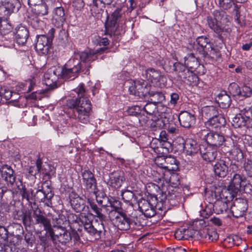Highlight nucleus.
Returning a JSON list of instances; mask_svg holds the SVG:
<instances>
[{
    "label": "nucleus",
    "instance_id": "f257e3e1",
    "mask_svg": "<svg viewBox=\"0 0 252 252\" xmlns=\"http://www.w3.org/2000/svg\"><path fill=\"white\" fill-rule=\"evenodd\" d=\"M76 93L78 98L66 100V107L72 110V113H69L68 116L81 123L87 124L89 122L92 104L89 99L85 96V90L82 84L76 89Z\"/></svg>",
    "mask_w": 252,
    "mask_h": 252
},
{
    "label": "nucleus",
    "instance_id": "f03ea898",
    "mask_svg": "<svg viewBox=\"0 0 252 252\" xmlns=\"http://www.w3.org/2000/svg\"><path fill=\"white\" fill-rule=\"evenodd\" d=\"M213 18L207 17V23L212 30L218 34V37L221 40V34L222 32L228 33L231 31L229 25L230 23L231 17L222 10H216L213 12Z\"/></svg>",
    "mask_w": 252,
    "mask_h": 252
},
{
    "label": "nucleus",
    "instance_id": "7ed1b4c3",
    "mask_svg": "<svg viewBox=\"0 0 252 252\" xmlns=\"http://www.w3.org/2000/svg\"><path fill=\"white\" fill-rule=\"evenodd\" d=\"M55 32V29L51 28L46 35H38L36 36L35 49L37 52L44 55L48 53L49 49L52 46Z\"/></svg>",
    "mask_w": 252,
    "mask_h": 252
},
{
    "label": "nucleus",
    "instance_id": "20e7f679",
    "mask_svg": "<svg viewBox=\"0 0 252 252\" xmlns=\"http://www.w3.org/2000/svg\"><path fill=\"white\" fill-rule=\"evenodd\" d=\"M54 193L49 183L45 181L42 185V189L37 190L33 195L34 201L39 202H44L46 206L51 207L52 205L51 199L53 197Z\"/></svg>",
    "mask_w": 252,
    "mask_h": 252
},
{
    "label": "nucleus",
    "instance_id": "39448f33",
    "mask_svg": "<svg viewBox=\"0 0 252 252\" xmlns=\"http://www.w3.org/2000/svg\"><path fill=\"white\" fill-rule=\"evenodd\" d=\"M137 217L126 215L121 212L116 215L115 223L118 228L121 230H127L134 228L137 225Z\"/></svg>",
    "mask_w": 252,
    "mask_h": 252
},
{
    "label": "nucleus",
    "instance_id": "423d86ee",
    "mask_svg": "<svg viewBox=\"0 0 252 252\" xmlns=\"http://www.w3.org/2000/svg\"><path fill=\"white\" fill-rule=\"evenodd\" d=\"M128 91L130 94L138 98L146 97L150 92V86L144 80H136L129 82Z\"/></svg>",
    "mask_w": 252,
    "mask_h": 252
},
{
    "label": "nucleus",
    "instance_id": "0eeeda50",
    "mask_svg": "<svg viewBox=\"0 0 252 252\" xmlns=\"http://www.w3.org/2000/svg\"><path fill=\"white\" fill-rule=\"evenodd\" d=\"M121 10L117 9L112 14L110 20L107 19L105 24V34L108 35L112 40H115L116 36H118L120 32L118 31L117 20L121 17Z\"/></svg>",
    "mask_w": 252,
    "mask_h": 252
},
{
    "label": "nucleus",
    "instance_id": "6e6552de",
    "mask_svg": "<svg viewBox=\"0 0 252 252\" xmlns=\"http://www.w3.org/2000/svg\"><path fill=\"white\" fill-rule=\"evenodd\" d=\"M252 110L247 108L241 110V113L236 115L232 120V125L235 127L252 126Z\"/></svg>",
    "mask_w": 252,
    "mask_h": 252
},
{
    "label": "nucleus",
    "instance_id": "1a4fd4ad",
    "mask_svg": "<svg viewBox=\"0 0 252 252\" xmlns=\"http://www.w3.org/2000/svg\"><path fill=\"white\" fill-rule=\"evenodd\" d=\"M105 49H106V48H100L96 50V51L86 50L77 54V57H79L80 60L81 61L86 69L85 72V74H89V68L91 67V63L96 60V54L101 53Z\"/></svg>",
    "mask_w": 252,
    "mask_h": 252
},
{
    "label": "nucleus",
    "instance_id": "9d476101",
    "mask_svg": "<svg viewBox=\"0 0 252 252\" xmlns=\"http://www.w3.org/2000/svg\"><path fill=\"white\" fill-rule=\"evenodd\" d=\"M52 241L57 243L66 244L71 241L70 234L65 228L61 226L56 227L50 230L49 233Z\"/></svg>",
    "mask_w": 252,
    "mask_h": 252
},
{
    "label": "nucleus",
    "instance_id": "9b49d317",
    "mask_svg": "<svg viewBox=\"0 0 252 252\" xmlns=\"http://www.w3.org/2000/svg\"><path fill=\"white\" fill-rule=\"evenodd\" d=\"M82 183L85 189L90 191L96 192L97 182L94 174L89 170H85L81 173Z\"/></svg>",
    "mask_w": 252,
    "mask_h": 252
},
{
    "label": "nucleus",
    "instance_id": "f8f14e48",
    "mask_svg": "<svg viewBox=\"0 0 252 252\" xmlns=\"http://www.w3.org/2000/svg\"><path fill=\"white\" fill-rule=\"evenodd\" d=\"M248 209V204L246 200L242 198H236L233 205L231 206V211L233 216L235 218L243 216Z\"/></svg>",
    "mask_w": 252,
    "mask_h": 252
},
{
    "label": "nucleus",
    "instance_id": "ddd939ff",
    "mask_svg": "<svg viewBox=\"0 0 252 252\" xmlns=\"http://www.w3.org/2000/svg\"><path fill=\"white\" fill-rule=\"evenodd\" d=\"M0 177L4 180L8 185L12 186L17 181L14 171L10 166L7 164L3 165L0 168Z\"/></svg>",
    "mask_w": 252,
    "mask_h": 252
},
{
    "label": "nucleus",
    "instance_id": "4468645a",
    "mask_svg": "<svg viewBox=\"0 0 252 252\" xmlns=\"http://www.w3.org/2000/svg\"><path fill=\"white\" fill-rule=\"evenodd\" d=\"M196 44H194L193 47L194 50L200 57L203 54H206L212 45L210 39L205 36L198 37L196 39Z\"/></svg>",
    "mask_w": 252,
    "mask_h": 252
},
{
    "label": "nucleus",
    "instance_id": "2eb2a0df",
    "mask_svg": "<svg viewBox=\"0 0 252 252\" xmlns=\"http://www.w3.org/2000/svg\"><path fill=\"white\" fill-rule=\"evenodd\" d=\"M200 154L204 160L212 162L216 159L218 153L217 148L207 144H203L200 145Z\"/></svg>",
    "mask_w": 252,
    "mask_h": 252
},
{
    "label": "nucleus",
    "instance_id": "dca6fc26",
    "mask_svg": "<svg viewBox=\"0 0 252 252\" xmlns=\"http://www.w3.org/2000/svg\"><path fill=\"white\" fill-rule=\"evenodd\" d=\"M146 78L152 83H155L157 85H161L166 81V78L165 76L161 74V73L153 68H148L145 72Z\"/></svg>",
    "mask_w": 252,
    "mask_h": 252
},
{
    "label": "nucleus",
    "instance_id": "f3484780",
    "mask_svg": "<svg viewBox=\"0 0 252 252\" xmlns=\"http://www.w3.org/2000/svg\"><path fill=\"white\" fill-rule=\"evenodd\" d=\"M205 144L217 148L225 142L224 136L218 132H210L205 135Z\"/></svg>",
    "mask_w": 252,
    "mask_h": 252
},
{
    "label": "nucleus",
    "instance_id": "a211bd4d",
    "mask_svg": "<svg viewBox=\"0 0 252 252\" xmlns=\"http://www.w3.org/2000/svg\"><path fill=\"white\" fill-rule=\"evenodd\" d=\"M137 203L140 211L146 217L151 218L155 215V206L151 204L148 200L141 198L137 201Z\"/></svg>",
    "mask_w": 252,
    "mask_h": 252
},
{
    "label": "nucleus",
    "instance_id": "6ab92c4d",
    "mask_svg": "<svg viewBox=\"0 0 252 252\" xmlns=\"http://www.w3.org/2000/svg\"><path fill=\"white\" fill-rule=\"evenodd\" d=\"M109 177V179L107 181V185L115 189L120 188L125 180L124 173L120 171L111 173Z\"/></svg>",
    "mask_w": 252,
    "mask_h": 252
},
{
    "label": "nucleus",
    "instance_id": "aec40b11",
    "mask_svg": "<svg viewBox=\"0 0 252 252\" xmlns=\"http://www.w3.org/2000/svg\"><path fill=\"white\" fill-rule=\"evenodd\" d=\"M33 217L35 220V224H41L44 228L49 234L52 229L50 223V220L42 215L41 210L38 208L33 210Z\"/></svg>",
    "mask_w": 252,
    "mask_h": 252
},
{
    "label": "nucleus",
    "instance_id": "412c9836",
    "mask_svg": "<svg viewBox=\"0 0 252 252\" xmlns=\"http://www.w3.org/2000/svg\"><path fill=\"white\" fill-rule=\"evenodd\" d=\"M58 69L52 71H48L44 74L43 84L48 86V89H54L57 88L56 81L59 78L57 72Z\"/></svg>",
    "mask_w": 252,
    "mask_h": 252
},
{
    "label": "nucleus",
    "instance_id": "4be33fe9",
    "mask_svg": "<svg viewBox=\"0 0 252 252\" xmlns=\"http://www.w3.org/2000/svg\"><path fill=\"white\" fill-rule=\"evenodd\" d=\"M226 124V120L224 116L219 114L215 117L205 122L206 127L209 129H217L224 126Z\"/></svg>",
    "mask_w": 252,
    "mask_h": 252
},
{
    "label": "nucleus",
    "instance_id": "5701e85b",
    "mask_svg": "<svg viewBox=\"0 0 252 252\" xmlns=\"http://www.w3.org/2000/svg\"><path fill=\"white\" fill-rule=\"evenodd\" d=\"M178 119L182 126L189 128L194 125L196 119L194 115L187 111H183L179 114Z\"/></svg>",
    "mask_w": 252,
    "mask_h": 252
},
{
    "label": "nucleus",
    "instance_id": "b1692460",
    "mask_svg": "<svg viewBox=\"0 0 252 252\" xmlns=\"http://www.w3.org/2000/svg\"><path fill=\"white\" fill-rule=\"evenodd\" d=\"M29 36V31L25 27L20 26L16 28L15 33V38L16 42L19 45H25L27 42Z\"/></svg>",
    "mask_w": 252,
    "mask_h": 252
},
{
    "label": "nucleus",
    "instance_id": "393cba45",
    "mask_svg": "<svg viewBox=\"0 0 252 252\" xmlns=\"http://www.w3.org/2000/svg\"><path fill=\"white\" fill-rule=\"evenodd\" d=\"M65 20V13L63 8L61 6H57L54 8L52 22L58 28L63 26Z\"/></svg>",
    "mask_w": 252,
    "mask_h": 252
},
{
    "label": "nucleus",
    "instance_id": "a878e982",
    "mask_svg": "<svg viewBox=\"0 0 252 252\" xmlns=\"http://www.w3.org/2000/svg\"><path fill=\"white\" fill-rule=\"evenodd\" d=\"M58 76L59 78L67 80H74L77 76V73L75 72L72 68L67 66L66 64L62 68L58 69Z\"/></svg>",
    "mask_w": 252,
    "mask_h": 252
},
{
    "label": "nucleus",
    "instance_id": "bb28decb",
    "mask_svg": "<svg viewBox=\"0 0 252 252\" xmlns=\"http://www.w3.org/2000/svg\"><path fill=\"white\" fill-rule=\"evenodd\" d=\"M213 171L216 176L223 178L226 176L228 171V165L223 160H220L217 161L213 165Z\"/></svg>",
    "mask_w": 252,
    "mask_h": 252
},
{
    "label": "nucleus",
    "instance_id": "cd10ccee",
    "mask_svg": "<svg viewBox=\"0 0 252 252\" xmlns=\"http://www.w3.org/2000/svg\"><path fill=\"white\" fill-rule=\"evenodd\" d=\"M16 186L19 190V193L21 195L22 198L26 199L28 201L30 202V199H32L33 197V190L32 189H27L25 186L23 185L22 181L19 179L16 182Z\"/></svg>",
    "mask_w": 252,
    "mask_h": 252
},
{
    "label": "nucleus",
    "instance_id": "c85d7f7f",
    "mask_svg": "<svg viewBox=\"0 0 252 252\" xmlns=\"http://www.w3.org/2000/svg\"><path fill=\"white\" fill-rule=\"evenodd\" d=\"M68 67L72 68L75 72L78 73L80 71H85L84 66L81 61L80 60L79 57H77V54L70 59L66 63H65Z\"/></svg>",
    "mask_w": 252,
    "mask_h": 252
},
{
    "label": "nucleus",
    "instance_id": "c756f323",
    "mask_svg": "<svg viewBox=\"0 0 252 252\" xmlns=\"http://www.w3.org/2000/svg\"><path fill=\"white\" fill-rule=\"evenodd\" d=\"M70 202L72 208L76 212L85 211L86 208L85 201L84 199L77 195L73 197H70Z\"/></svg>",
    "mask_w": 252,
    "mask_h": 252
},
{
    "label": "nucleus",
    "instance_id": "7c9ffc66",
    "mask_svg": "<svg viewBox=\"0 0 252 252\" xmlns=\"http://www.w3.org/2000/svg\"><path fill=\"white\" fill-rule=\"evenodd\" d=\"M220 106L223 109L228 108L231 103L230 96L225 91L221 92L216 99Z\"/></svg>",
    "mask_w": 252,
    "mask_h": 252
},
{
    "label": "nucleus",
    "instance_id": "2f4dec72",
    "mask_svg": "<svg viewBox=\"0 0 252 252\" xmlns=\"http://www.w3.org/2000/svg\"><path fill=\"white\" fill-rule=\"evenodd\" d=\"M184 148L187 154L190 156L200 152V145L198 146L196 141L191 139H189L185 142Z\"/></svg>",
    "mask_w": 252,
    "mask_h": 252
},
{
    "label": "nucleus",
    "instance_id": "473e14b6",
    "mask_svg": "<svg viewBox=\"0 0 252 252\" xmlns=\"http://www.w3.org/2000/svg\"><path fill=\"white\" fill-rule=\"evenodd\" d=\"M219 113L218 109L214 106H207L202 108V115L203 118L210 120Z\"/></svg>",
    "mask_w": 252,
    "mask_h": 252
},
{
    "label": "nucleus",
    "instance_id": "72a5a7b5",
    "mask_svg": "<svg viewBox=\"0 0 252 252\" xmlns=\"http://www.w3.org/2000/svg\"><path fill=\"white\" fill-rule=\"evenodd\" d=\"M164 169L170 171H176L179 169V161L175 157L169 155L166 156Z\"/></svg>",
    "mask_w": 252,
    "mask_h": 252
},
{
    "label": "nucleus",
    "instance_id": "f704fd0d",
    "mask_svg": "<svg viewBox=\"0 0 252 252\" xmlns=\"http://www.w3.org/2000/svg\"><path fill=\"white\" fill-rule=\"evenodd\" d=\"M122 199L129 205L133 206L137 204V198L135 194L130 190H126L122 193Z\"/></svg>",
    "mask_w": 252,
    "mask_h": 252
},
{
    "label": "nucleus",
    "instance_id": "c9c22d12",
    "mask_svg": "<svg viewBox=\"0 0 252 252\" xmlns=\"http://www.w3.org/2000/svg\"><path fill=\"white\" fill-rule=\"evenodd\" d=\"M10 14L17 12L21 7V4L19 0H7L2 2Z\"/></svg>",
    "mask_w": 252,
    "mask_h": 252
},
{
    "label": "nucleus",
    "instance_id": "e433bc0d",
    "mask_svg": "<svg viewBox=\"0 0 252 252\" xmlns=\"http://www.w3.org/2000/svg\"><path fill=\"white\" fill-rule=\"evenodd\" d=\"M242 178L238 174H235L229 186V188L234 189V193H237L241 187Z\"/></svg>",
    "mask_w": 252,
    "mask_h": 252
},
{
    "label": "nucleus",
    "instance_id": "4c0bfd02",
    "mask_svg": "<svg viewBox=\"0 0 252 252\" xmlns=\"http://www.w3.org/2000/svg\"><path fill=\"white\" fill-rule=\"evenodd\" d=\"M148 95L149 96L150 101L156 105L162 103L165 100L164 94L160 92H149Z\"/></svg>",
    "mask_w": 252,
    "mask_h": 252
},
{
    "label": "nucleus",
    "instance_id": "58836bf2",
    "mask_svg": "<svg viewBox=\"0 0 252 252\" xmlns=\"http://www.w3.org/2000/svg\"><path fill=\"white\" fill-rule=\"evenodd\" d=\"M198 58L194 56L193 53L188 55L184 57V63L188 68H194L198 65Z\"/></svg>",
    "mask_w": 252,
    "mask_h": 252
},
{
    "label": "nucleus",
    "instance_id": "ea45409f",
    "mask_svg": "<svg viewBox=\"0 0 252 252\" xmlns=\"http://www.w3.org/2000/svg\"><path fill=\"white\" fill-rule=\"evenodd\" d=\"M32 12L36 15L42 16L46 15L48 13V7L47 4L44 1L41 4L37 5L36 7L33 8Z\"/></svg>",
    "mask_w": 252,
    "mask_h": 252
},
{
    "label": "nucleus",
    "instance_id": "a19ab883",
    "mask_svg": "<svg viewBox=\"0 0 252 252\" xmlns=\"http://www.w3.org/2000/svg\"><path fill=\"white\" fill-rule=\"evenodd\" d=\"M42 160L40 158H38L36 161V170L34 172H33V169L34 168V167H30L29 172V173H30L31 175H36L37 173L41 172L42 174H44L45 176L49 177L50 176V173L49 172H45V171L42 168Z\"/></svg>",
    "mask_w": 252,
    "mask_h": 252
},
{
    "label": "nucleus",
    "instance_id": "79ce46f5",
    "mask_svg": "<svg viewBox=\"0 0 252 252\" xmlns=\"http://www.w3.org/2000/svg\"><path fill=\"white\" fill-rule=\"evenodd\" d=\"M85 230L90 234L94 236L95 239H99L100 237L101 231L96 230L90 223H86L84 224Z\"/></svg>",
    "mask_w": 252,
    "mask_h": 252
},
{
    "label": "nucleus",
    "instance_id": "37998d69",
    "mask_svg": "<svg viewBox=\"0 0 252 252\" xmlns=\"http://www.w3.org/2000/svg\"><path fill=\"white\" fill-rule=\"evenodd\" d=\"M12 27L7 21L3 20L0 22V34L2 35H6L12 31Z\"/></svg>",
    "mask_w": 252,
    "mask_h": 252
},
{
    "label": "nucleus",
    "instance_id": "c03bdc74",
    "mask_svg": "<svg viewBox=\"0 0 252 252\" xmlns=\"http://www.w3.org/2000/svg\"><path fill=\"white\" fill-rule=\"evenodd\" d=\"M228 204L223 200H219L214 204V208L218 214L222 213L228 209Z\"/></svg>",
    "mask_w": 252,
    "mask_h": 252
},
{
    "label": "nucleus",
    "instance_id": "a18cd8bd",
    "mask_svg": "<svg viewBox=\"0 0 252 252\" xmlns=\"http://www.w3.org/2000/svg\"><path fill=\"white\" fill-rule=\"evenodd\" d=\"M90 207L94 213V216L99 218L100 219H104L105 217L101 213L102 209L94 202L89 201Z\"/></svg>",
    "mask_w": 252,
    "mask_h": 252
},
{
    "label": "nucleus",
    "instance_id": "49530a36",
    "mask_svg": "<svg viewBox=\"0 0 252 252\" xmlns=\"http://www.w3.org/2000/svg\"><path fill=\"white\" fill-rule=\"evenodd\" d=\"M143 109L147 114L152 115L155 114L157 111V105L151 102L147 103L143 107Z\"/></svg>",
    "mask_w": 252,
    "mask_h": 252
},
{
    "label": "nucleus",
    "instance_id": "de8ad7c7",
    "mask_svg": "<svg viewBox=\"0 0 252 252\" xmlns=\"http://www.w3.org/2000/svg\"><path fill=\"white\" fill-rule=\"evenodd\" d=\"M220 57V53L218 50L216 49H215L212 45L211 46V48H209L208 51L206 53V54H202L200 57V58H211L213 59L217 58Z\"/></svg>",
    "mask_w": 252,
    "mask_h": 252
},
{
    "label": "nucleus",
    "instance_id": "09e8293b",
    "mask_svg": "<svg viewBox=\"0 0 252 252\" xmlns=\"http://www.w3.org/2000/svg\"><path fill=\"white\" fill-rule=\"evenodd\" d=\"M237 194L234 193V189H230L228 186V189L222 193V196L224 197L223 201L230 203L233 198L236 197Z\"/></svg>",
    "mask_w": 252,
    "mask_h": 252
},
{
    "label": "nucleus",
    "instance_id": "8fccbe9b",
    "mask_svg": "<svg viewBox=\"0 0 252 252\" xmlns=\"http://www.w3.org/2000/svg\"><path fill=\"white\" fill-rule=\"evenodd\" d=\"M214 209V205L212 203H210L200 212V215L204 218H208L213 214Z\"/></svg>",
    "mask_w": 252,
    "mask_h": 252
},
{
    "label": "nucleus",
    "instance_id": "3c124183",
    "mask_svg": "<svg viewBox=\"0 0 252 252\" xmlns=\"http://www.w3.org/2000/svg\"><path fill=\"white\" fill-rule=\"evenodd\" d=\"M205 238H208L211 242L217 241L219 239V235L214 228H208L205 235Z\"/></svg>",
    "mask_w": 252,
    "mask_h": 252
},
{
    "label": "nucleus",
    "instance_id": "603ef678",
    "mask_svg": "<svg viewBox=\"0 0 252 252\" xmlns=\"http://www.w3.org/2000/svg\"><path fill=\"white\" fill-rule=\"evenodd\" d=\"M173 70L176 72V73L179 75V73L184 72L186 71L187 73H190V71L188 67L185 65L179 63H175L173 65Z\"/></svg>",
    "mask_w": 252,
    "mask_h": 252
},
{
    "label": "nucleus",
    "instance_id": "864d4df0",
    "mask_svg": "<svg viewBox=\"0 0 252 252\" xmlns=\"http://www.w3.org/2000/svg\"><path fill=\"white\" fill-rule=\"evenodd\" d=\"M142 110L140 106L134 105L128 108L127 112L130 116H139L141 114Z\"/></svg>",
    "mask_w": 252,
    "mask_h": 252
},
{
    "label": "nucleus",
    "instance_id": "5fc2aeb1",
    "mask_svg": "<svg viewBox=\"0 0 252 252\" xmlns=\"http://www.w3.org/2000/svg\"><path fill=\"white\" fill-rule=\"evenodd\" d=\"M239 94L242 96L249 97L252 96V88L249 86L244 85L242 88V90L239 91Z\"/></svg>",
    "mask_w": 252,
    "mask_h": 252
},
{
    "label": "nucleus",
    "instance_id": "6e6d98bb",
    "mask_svg": "<svg viewBox=\"0 0 252 252\" xmlns=\"http://www.w3.org/2000/svg\"><path fill=\"white\" fill-rule=\"evenodd\" d=\"M110 207L112 208V209L110 211V215H111L113 214L114 215L115 214L120 213L122 211H120L121 209V203L120 202L117 200H115L113 202L110 203Z\"/></svg>",
    "mask_w": 252,
    "mask_h": 252
},
{
    "label": "nucleus",
    "instance_id": "4d7b16f0",
    "mask_svg": "<svg viewBox=\"0 0 252 252\" xmlns=\"http://www.w3.org/2000/svg\"><path fill=\"white\" fill-rule=\"evenodd\" d=\"M92 14L97 18L101 16L103 11L101 9H97V3L96 0H93V6L91 8Z\"/></svg>",
    "mask_w": 252,
    "mask_h": 252
},
{
    "label": "nucleus",
    "instance_id": "13d9d810",
    "mask_svg": "<svg viewBox=\"0 0 252 252\" xmlns=\"http://www.w3.org/2000/svg\"><path fill=\"white\" fill-rule=\"evenodd\" d=\"M178 76L180 79L183 81L186 82V80H188L189 82H191V79H193V77L192 72L190 71V73H188L186 71H184L183 73H179Z\"/></svg>",
    "mask_w": 252,
    "mask_h": 252
},
{
    "label": "nucleus",
    "instance_id": "bf43d9fd",
    "mask_svg": "<svg viewBox=\"0 0 252 252\" xmlns=\"http://www.w3.org/2000/svg\"><path fill=\"white\" fill-rule=\"evenodd\" d=\"M151 126L153 128L154 130H156L157 128H164L161 116L160 118H158L153 121L151 124Z\"/></svg>",
    "mask_w": 252,
    "mask_h": 252
},
{
    "label": "nucleus",
    "instance_id": "052dcab7",
    "mask_svg": "<svg viewBox=\"0 0 252 252\" xmlns=\"http://www.w3.org/2000/svg\"><path fill=\"white\" fill-rule=\"evenodd\" d=\"M219 4L224 9H228L233 4H235L232 0H219Z\"/></svg>",
    "mask_w": 252,
    "mask_h": 252
},
{
    "label": "nucleus",
    "instance_id": "680f3d73",
    "mask_svg": "<svg viewBox=\"0 0 252 252\" xmlns=\"http://www.w3.org/2000/svg\"><path fill=\"white\" fill-rule=\"evenodd\" d=\"M166 160V156H158L155 159V162L158 166L164 169L165 164V160Z\"/></svg>",
    "mask_w": 252,
    "mask_h": 252
},
{
    "label": "nucleus",
    "instance_id": "e2e57ef3",
    "mask_svg": "<svg viewBox=\"0 0 252 252\" xmlns=\"http://www.w3.org/2000/svg\"><path fill=\"white\" fill-rule=\"evenodd\" d=\"M23 223L25 226H30L31 225V222L32 217L30 213H23V215L22 218Z\"/></svg>",
    "mask_w": 252,
    "mask_h": 252
},
{
    "label": "nucleus",
    "instance_id": "0e129e2a",
    "mask_svg": "<svg viewBox=\"0 0 252 252\" xmlns=\"http://www.w3.org/2000/svg\"><path fill=\"white\" fill-rule=\"evenodd\" d=\"M244 170L247 175L252 177V161L248 160L244 164Z\"/></svg>",
    "mask_w": 252,
    "mask_h": 252
},
{
    "label": "nucleus",
    "instance_id": "69168bd1",
    "mask_svg": "<svg viewBox=\"0 0 252 252\" xmlns=\"http://www.w3.org/2000/svg\"><path fill=\"white\" fill-rule=\"evenodd\" d=\"M24 237L26 243L32 246L35 240L34 236L32 234V233L29 232L26 233Z\"/></svg>",
    "mask_w": 252,
    "mask_h": 252
},
{
    "label": "nucleus",
    "instance_id": "338daca9",
    "mask_svg": "<svg viewBox=\"0 0 252 252\" xmlns=\"http://www.w3.org/2000/svg\"><path fill=\"white\" fill-rule=\"evenodd\" d=\"M11 14L8 10L6 8L4 4L2 3L0 5V17L3 18H6Z\"/></svg>",
    "mask_w": 252,
    "mask_h": 252
},
{
    "label": "nucleus",
    "instance_id": "774afa93",
    "mask_svg": "<svg viewBox=\"0 0 252 252\" xmlns=\"http://www.w3.org/2000/svg\"><path fill=\"white\" fill-rule=\"evenodd\" d=\"M161 118L163 121L164 129L166 128L168 126H169L171 123V122H174L172 117H168L165 116V114L162 115Z\"/></svg>",
    "mask_w": 252,
    "mask_h": 252
}]
</instances>
